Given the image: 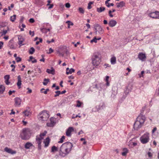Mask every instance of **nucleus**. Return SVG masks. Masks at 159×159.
Listing matches in <instances>:
<instances>
[{"instance_id": "nucleus-1", "label": "nucleus", "mask_w": 159, "mask_h": 159, "mask_svg": "<svg viewBox=\"0 0 159 159\" xmlns=\"http://www.w3.org/2000/svg\"><path fill=\"white\" fill-rule=\"evenodd\" d=\"M73 147V144L70 142L63 143L60 148L59 155L62 157H65L70 152Z\"/></svg>"}, {"instance_id": "nucleus-2", "label": "nucleus", "mask_w": 159, "mask_h": 159, "mask_svg": "<svg viewBox=\"0 0 159 159\" xmlns=\"http://www.w3.org/2000/svg\"><path fill=\"white\" fill-rule=\"evenodd\" d=\"M145 109V107L142 108L139 115L136 118V120L134 125V128L135 130H138L141 128L145 120V117L143 115V111Z\"/></svg>"}, {"instance_id": "nucleus-3", "label": "nucleus", "mask_w": 159, "mask_h": 159, "mask_svg": "<svg viewBox=\"0 0 159 159\" xmlns=\"http://www.w3.org/2000/svg\"><path fill=\"white\" fill-rule=\"evenodd\" d=\"M91 59L93 65L95 67L97 66L101 62V56L98 53H95L92 56Z\"/></svg>"}, {"instance_id": "nucleus-4", "label": "nucleus", "mask_w": 159, "mask_h": 159, "mask_svg": "<svg viewBox=\"0 0 159 159\" xmlns=\"http://www.w3.org/2000/svg\"><path fill=\"white\" fill-rule=\"evenodd\" d=\"M31 134V130L30 129L24 128L20 134L21 138L23 140H28L30 137Z\"/></svg>"}, {"instance_id": "nucleus-5", "label": "nucleus", "mask_w": 159, "mask_h": 159, "mask_svg": "<svg viewBox=\"0 0 159 159\" xmlns=\"http://www.w3.org/2000/svg\"><path fill=\"white\" fill-rule=\"evenodd\" d=\"M49 117V115L45 111H43L39 115V118L43 121L46 120Z\"/></svg>"}, {"instance_id": "nucleus-6", "label": "nucleus", "mask_w": 159, "mask_h": 159, "mask_svg": "<svg viewBox=\"0 0 159 159\" xmlns=\"http://www.w3.org/2000/svg\"><path fill=\"white\" fill-rule=\"evenodd\" d=\"M149 139V134L146 133L143 135L140 138V140L141 142L143 144H145L148 143Z\"/></svg>"}, {"instance_id": "nucleus-7", "label": "nucleus", "mask_w": 159, "mask_h": 159, "mask_svg": "<svg viewBox=\"0 0 159 159\" xmlns=\"http://www.w3.org/2000/svg\"><path fill=\"white\" fill-rule=\"evenodd\" d=\"M94 28L95 30L96 34H97V32L100 34H102L104 32V30L102 27L98 24H95Z\"/></svg>"}, {"instance_id": "nucleus-8", "label": "nucleus", "mask_w": 159, "mask_h": 159, "mask_svg": "<svg viewBox=\"0 0 159 159\" xmlns=\"http://www.w3.org/2000/svg\"><path fill=\"white\" fill-rule=\"evenodd\" d=\"M95 88L98 90H101L102 89H105L107 87H105V84L103 83H101L96 85Z\"/></svg>"}, {"instance_id": "nucleus-9", "label": "nucleus", "mask_w": 159, "mask_h": 159, "mask_svg": "<svg viewBox=\"0 0 159 159\" xmlns=\"http://www.w3.org/2000/svg\"><path fill=\"white\" fill-rule=\"evenodd\" d=\"M138 58L142 61H144L146 59V54L142 52H139L138 55Z\"/></svg>"}, {"instance_id": "nucleus-10", "label": "nucleus", "mask_w": 159, "mask_h": 159, "mask_svg": "<svg viewBox=\"0 0 159 159\" xmlns=\"http://www.w3.org/2000/svg\"><path fill=\"white\" fill-rule=\"evenodd\" d=\"M106 107L105 103L103 102H101L98 106H96L97 111H98L99 110L104 109Z\"/></svg>"}, {"instance_id": "nucleus-11", "label": "nucleus", "mask_w": 159, "mask_h": 159, "mask_svg": "<svg viewBox=\"0 0 159 159\" xmlns=\"http://www.w3.org/2000/svg\"><path fill=\"white\" fill-rule=\"evenodd\" d=\"M74 130L73 128L72 127H69L66 130V135L68 137H70L71 136V133Z\"/></svg>"}, {"instance_id": "nucleus-12", "label": "nucleus", "mask_w": 159, "mask_h": 159, "mask_svg": "<svg viewBox=\"0 0 159 159\" xmlns=\"http://www.w3.org/2000/svg\"><path fill=\"white\" fill-rule=\"evenodd\" d=\"M15 101V105L16 107H19L21 104V100L18 97H16L14 99Z\"/></svg>"}, {"instance_id": "nucleus-13", "label": "nucleus", "mask_w": 159, "mask_h": 159, "mask_svg": "<svg viewBox=\"0 0 159 159\" xmlns=\"http://www.w3.org/2000/svg\"><path fill=\"white\" fill-rule=\"evenodd\" d=\"M4 151L8 153L11 154H15L16 153V151L13 150L7 147H6L4 149Z\"/></svg>"}, {"instance_id": "nucleus-14", "label": "nucleus", "mask_w": 159, "mask_h": 159, "mask_svg": "<svg viewBox=\"0 0 159 159\" xmlns=\"http://www.w3.org/2000/svg\"><path fill=\"white\" fill-rule=\"evenodd\" d=\"M56 122L55 121L53 117H51L50 119V122L47 123V126L49 127H52L53 126Z\"/></svg>"}, {"instance_id": "nucleus-15", "label": "nucleus", "mask_w": 159, "mask_h": 159, "mask_svg": "<svg viewBox=\"0 0 159 159\" xmlns=\"http://www.w3.org/2000/svg\"><path fill=\"white\" fill-rule=\"evenodd\" d=\"M18 44L19 45L20 47H21L24 45L23 44V42L24 41V39L22 36H19L18 37Z\"/></svg>"}, {"instance_id": "nucleus-16", "label": "nucleus", "mask_w": 159, "mask_h": 159, "mask_svg": "<svg viewBox=\"0 0 159 159\" xmlns=\"http://www.w3.org/2000/svg\"><path fill=\"white\" fill-rule=\"evenodd\" d=\"M43 28H40L41 31L43 33H46L50 31V29L49 28H47L46 26L44 25H42Z\"/></svg>"}, {"instance_id": "nucleus-17", "label": "nucleus", "mask_w": 159, "mask_h": 159, "mask_svg": "<svg viewBox=\"0 0 159 159\" xmlns=\"http://www.w3.org/2000/svg\"><path fill=\"white\" fill-rule=\"evenodd\" d=\"M125 5V3L123 1H121L119 3H116V7L118 8H121Z\"/></svg>"}, {"instance_id": "nucleus-18", "label": "nucleus", "mask_w": 159, "mask_h": 159, "mask_svg": "<svg viewBox=\"0 0 159 159\" xmlns=\"http://www.w3.org/2000/svg\"><path fill=\"white\" fill-rule=\"evenodd\" d=\"M55 70L53 67H51V69H47L46 72L48 74L54 75L55 74Z\"/></svg>"}, {"instance_id": "nucleus-19", "label": "nucleus", "mask_w": 159, "mask_h": 159, "mask_svg": "<svg viewBox=\"0 0 159 159\" xmlns=\"http://www.w3.org/2000/svg\"><path fill=\"white\" fill-rule=\"evenodd\" d=\"M17 79L18 82L17 83V85L19 89H20L21 84V80L20 75H19L17 77Z\"/></svg>"}, {"instance_id": "nucleus-20", "label": "nucleus", "mask_w": 159, "mask_h": 159, "mask_svg": "<svg viewBox=\"0 0 159 159\" xmlns=\"http://www.w3.org/2000/svg\"><path fill=\"white\" fill-rule=\"evenodd\" d=\"M116 23L117 22L115 20H111L109 22L108 24L110 27H113L116 25Z\"/></svg>"}, {"instance_id": "nucleus-21", "label": "nucleus", "mask_w": 159, "mask_h": 159, "mask_svg": "<svg viewBox=\"0 0 159 159\" xmlns=\"http://www.w3.org/2000/svg\"><path fill=\"white\" fill-rule=\"evenodd\" d=\"M22 114H24L25 116H28L31 114V112L30 111L26 110L22 112Z\"/></svg>"}, {"instance_id": "nucleus-22", "label": "nucleus", "mask_w": 159, "mask_h": 159, "mask_svg": "<svg viewBox=\"0 0 159 159\" xmlns=\"http://www.w3.org/2000/svg\"><path fill=\"white\" fill-rule=\"evenodd\" d=\"M49 142H50V139L48 137L44 141V143L45 144V146H44L45 147H48L49 144Z\"/></svg>"}, {"instance_id": "nucleus-23", "label": "nucleus", "mask_w": 159, "mask_h": 159, "mask_svg": "<svg viewBox=\"0 0 159 159\" xmlns=\"http://www.w3.org/2000/svg\"><path fill=\"white\" fill-rule=\"evenodd\" d=\"M33 144L30 142L26 143L25 145V148L26 149H29L30 147L32 146Z\"/></svg>"}, {"instance_id": "nucleus-24", "label": "nucleus", "mask_w": 159, "mask_h": 159, "mask_svg": "<svg viewBox=\"0 0 159 159\" xmlns=\"http://www.w3.org/2000/svg\"><path fill=\"white\" fill-rule=\"evenodd\" d=\"M109 78V77L108 76H106V79L105 80V81L106 82V83L105 84V87H107V86H109L110 85V82L108 81V80Z\"/></svg>"}, {"instance_id": "nucleus-25", "label": "nucleus", "mask_w": 159, "mask_h": 159, "mask_svg": "<svg viewBox=\"0 0 159 159\" xmlns=\"http://www.w3.org/2000/svg\"><path fill=\"white\" fill-rule=\"evenodd\" d=\"M156 13L154 12H152L149 14V16L153 18H157V16H156Z\"/></svg>"}, {"instance_id": "nucleus-26", "label": "nucleus", "mask_w": 159, "mask_h": 159, "mask_svg": "<svg viewBox=\"0 0 159 159\" xmlns=\"http://www.w3.org/2000/svg\"><path fill=\"white\" fill-rule=\"evenodd\" d=\"M5 90V87L2 85H0V94L3 93Z\"/></svg>"}, {"instance_id": "nucleus-27", "label": "nucleus", "mask_w": 159, "mask_h": 159, "mask_svg": "<svg viewBox=\"0 0 159 159\" xmlns=\"http://www.w3.org/2000/svg\"><path fill=\"white\" fill-rule=\"evenodd\" d=\"M116 58L115 57H112L111 59V63L112 64H115L116 63Z\"/></svg>"}, {"instance_id": "nucleus-28", "label": "nucleus", "mask_w": 159, "mask_h": 159, "mask_svg": "<svg viewBox=\"0 0 159 159\" xmlns=\"http://www.w3.org/2000/svg\"><path fill=\"white\" fill-rule=\"evenodd\" d=\"M49 82V79L45 78L43 80V84L44 85H46Z\"/></svg>"}, {"instance_id": "nucleus-29", "label": "nucleus", "mask_w": 159, "mask_h": 159, "mask_svg": "<svg viewBox=\"0 0 159 159\" xmlns=\"http://www.w3.org/2000/svg\"><path fill=\"white\" fill-rule=\"evenodd\" d=\"M35 52V49L33 47H31L29 50V53L30 54H32Z\"/></svg>"}, {"instance_id": "nucleus-30", "label": "nucleus", "mask_w": 159, "mask_h": 159, "mask_svg": "<svg viewBox=\"0 0 159 159\" xmlns=\"http://www.w3.org/2000/svg\"><path fill=\"white\" fill-rule=\"evenodd\" d=\"M7 29L6 30H3L2 32V36L5 35L7 33V31L9 30V29L8 27H7Z\"/></svg>"}, {"instance_id": "nucleus-31", "label": "nucleus", "mask_w": 159, "mask_h": 159, "mask_svg": "<svg viewBox=\"0 0 159 159\" xmlns=\"http://www.w3.org/2000/svg\"><path fill=\"white\" fill-rule=\"evenodd\" d=\"M75 70L73 68H71L69 70V71H66V74L68 75L71 74L72 73L74 72Z\"/></svg>"}, {"instance_id": "nucleus-32", "label": "nucleus", "mask_w": 159, "mask_h": 159, "mask_svg": "<svg viewBox=\"0 0 159 159\" xmlns=\"http://www.w3.org/2000/svg\"><path fill=\"white\" fill-rule=\"evenodd\" d=\"M44 90V89L42 88L41 90V92L42 93H43L44 94H46L47 93V92L49 91V89H47L45 91H43Z\"/></svg>"}, {"instance_id": "nucleus-33", "label": "nucleus", "mask_w": 159, "mask_h": 159, "mask_svg": "<svg viewBox=\"0 0 159 159\" xmlns=\"http://www.w3.org/2000/svg\"><path fill=\"white\" fill-rule=\"evenodd\" d=\"M123 152L122 153V155L123 156H125L128 152V150L126 148H124L123 150Z\"/></svg>"}, {"instance_id": "nucleus-34", "label": "nucleus", "mask_w": 159, "mask_h": 159, "mask_svg": "<svg viewBox=\"0 0 159 159\" xmlns=\"http://www.w3.org/2000/svg\"><path fill=\"white\" fill-rule=\"evenodd\" d=\"M45 25L46 26V28H49V29H51V26L50 24H49L48 23H44L43 24V25Z\"/></svg>"}, {"instance_id": "nucleus-35", "label": "nucleus", "mask_w": 159, "mask_h": 159, "mask_svg": "<svg viewBox=\"0 0 159 159\" xmlns=\"http://www.w3.org/2000/svg\"><path fill=\"white\" fill-rule=\"evenodd\" d=\"M57 150V148L55 146H53L51 148V151L52 152H54Z\"/></svg>"}, {"instance_id": "nucleus-36", "label": "nucleus", "mask_w": 159, "mask_h": 159, "mask_svg": "<svg viewBox=\"0 0 159 159\" xmlns=\"http://www.w3.org/2000/svg\"><path fill=\"white\" fill-rule=\"evenodd\" d=\"M43 139V138L39 135H37L36 137V140H42Z\"/></svg>"}, {"instance_id": "nucleus-37", "label": "nucleus", "mask_w": 159, "mask_h": 159, "mask_svg": "<svg viewBox=\"0 0 159 159\" xmlns=\"http://www.w3.org/2000/svg\"><path fill=\"white\" fill-rule=\"evenodd\" d=\"M93 2H89L88 6V9H91L92 8L91 5L93 4Z\"/></svg>"}, {"instance_id": "nucleus-38", "label": "nucleus", "mask_w": 159, "mask_h": 159, "mask_svg": "<svg viewBox=\"0 0 159 159\" xmlns=\"http://www.w3.org/2000/svg\"><path fill=\"white\" fill-rule=\"evenodd\" d=\"M65 139V136H63L60 139V141H58L59 143H61L63 142L64 140Z\"/></svg>"}, {"instance_id": "nucleus-39", "label": "nucleus", "mask_w": 159, "mask_h": 159, "mask_svg": "<svg viewBox=\"0 0 159 159\" xmlns=\"http://www.w3.org/2000/svg\"><path fill=\"white\" fill-rule=\"evenodd\" d=\"M55 93H56V94L54 95V97H55L58 96L60 94V91H57L55 92Z\"/></svg>"}, {"instance_id": "nucleus-40", "label": "nucleus", "mask_w": 159, "mask_h": 159, "mask_svg": "<svg viewBox=\"0 0 159 159\" xmlns=\"http://www.w3.org/2000/svg\"><path fill=\"white\" fill-rule=\"evenodd\" d=\"M16 15H14L13 16H11V20L12 22H14L15 20L16 19Z\"/></svg>"}, {"instance_id": "nucleus-41", "label": "nucleus", "mask_w": 159, "mask_h": 159, "mask_svg": "<svg viewBox=\"0 0 159 159\" xmlns=\"http://www.w3.org/2000/svg\"><path fill=\"white\" fill-rule=\"evenodd\" d=\"M97 38L96 37H95L93 39L91 40L90 42L91 43H93V42L97 43Z\"/></svg>"}, {"instance_id": "nucleus-42", "label": "nucleus", "mask_w": 159, "mask_h": 159, "mask_svg": "<svg viewBox=\"0 0 159 159\" xmlns=\"http://www.w3.org/2000/svg\"><path fill=\"white\" fill-rule=\"evenodd\" d=\"M66 23L68 24V25H74L73 23L70 20L67 21Z\"/></svg>"}, {"instance_id": "nucleus-43", "label": "nucleus", "mask_w": 159, "mask_h": 159, "mask_svg": "<svg viewBox=\"0 0 159 159\" xmlns=\"http://www.w3.org/2000/svg\"><path fill=\"white\" fill-rule=\"evenodd\" d=\"M115 11H109V16L111 17H113V15L111 14V13L115 12Z\"/></svg>"}, {"instance_id": "nucleus-44", "label": "nucleus", "mask_w": 159, "mask_h": 159, "mask_svg": "<svg viewBox=\"0 0 159 159\" xmlns=\"http://www.w3.org/2000/svg\"><path fill=\"white\" fill-rule=\"evenodd\" d=\"M47 133V131H44V132L42 133H41L39 135L42 137L43 136H44L46 135V134Z\"/></svg>"}, {"instance_id": "nucleus-45", "label": "nucleus", "mask_w": 159, "mask_h": 159, "mask_svg": "<svg viewBox=\"0 0 159 159\" xmlns=\"http://www.w3.org/2000/svg\"><path fill=\"white\" fill-rule=\"evenodd\" d=\"M16 60L17 62H19L21 61V59L20 57H16Z\"/></svg>"}, {"instance_id": "nucleus-46", "label": "nucleus", "mask_w": 159, "mask_h": 159, "mask_svg": "<svg viewBox=\"0 0 159 159\" xmlns=\"http://www.w3.org/2000/svg\"><path fill=\"white\" fill-rule=\"evenodd\" d=\"M4 78L5 80H9L10 79V76L9 75H7L4 76Z\"/></svg>"}, {"instance_id": "nucleus-47", "label": "nucleus", "mask_w": 159, "mask_h": 159, "mask_svg": "<svg viewBox=\"0 0 159 159\" xmlns=\"http://www.w3.org/2000/svg\"><path fill=\"white\" fill-rule=\"evenodd\" d=\"M106 6L108 7H110L111 6H114V4L113 3H109L108 4H106Z\"/></svg>"}, {"instance_id": "nucleus-48", "label": "nucleus", "mask_w": 159, "mask_h": 159, "mask_svg": "<svg viewBox=\"0 0 159 159\" xmlns=\"http://www.w3.org/2000/svg\"><path fill=\"white\" fill-rule=\"evenodd\" d=\"M77 102V104L76 106L77 107H80L81 104V102L79 101H78Z\"/></svg>"}, {"instance_id": "nucleus-49", "label": "nucleus", "mask_w": 159, "mask_h": 159, "mask_svg": "<svg viewBox=\"0 0 159 159\" xmlns=\"http://www.w3.org/2000/svg\"><path fill=\"white\" fill-rule=\"evenodd\" d=\"M155 13H156V16H157V18L159 19V11H156L154 12Z\"/></svg>"}, {"instance_id": "nucleus-50", "label": "nucleus", "mask_w": 159, "mask_h": 159, "mask_svg": "<svg viewBox=\"0 0 159 159\" xmlns=\"http://www.w3.org/2000/svg\"><path fill=\"white\" fill-rule=\"evenodd\" d=\"M65 5L66 7L67 8H69L70 6V4L69 3H66Z\"/></svg>"}, {"instance_id": "nucleus-51", "label": "nucleus", "mask_w": 159, "mask_h": 159, "mask_svg": "<svg viewBox=\"0 0 159 159\" xmlns=\"http://www.w3.org/2000/svg\"><path fill=\"white\" fill-rule=\"evenodd\" d=\"M53 52V50L51 48H50L49 50V52H48V54H51Z\"/></svg>"}, {"instance_id": "nucleus-52", "label": "nucleus", "mask_w": 159, "mask_h": 159, "mask_svg": "<svg viewBox=\"0 0 159 159\" xmlns=\"http://www.w3.org/2000/svg\"><path fill=\"white\" fill-rule=\"evenodd\" d=\"M105 8L104 7H101L100 8H98L97 10H105Z\"/></svg>"}, {"instance_id": "nucleus-53", "label": "nucleus", "mask_w": 159, "mask_h": 159, "mask_svg": "<svg viewBox=\"0 0 159 159\" xmlns=\"http://www.w3.org/2000/svg\"><path fill=\"white\" fill-rule=\"evenodd\" d=\"M34 21H34V19L33 18H30L29 20V22L30 23H33L34 22Z\"/></svg>"}, {"instance_id": "nucleus-54", "label": "nucleus", "mask_w": 159, "mask_h": 159, "mask_svg": "<svg viewBox=\"0 0 159 159\" xmlns=\"http://www.w3.org/2000/svg\"><path fill=\"white\" fill-rule=\"evenodd\" d=\"M29 34L30 35H31L32 36H33L34 35V32H32L30 30L29 31Z\"/></svg>"}, {"instance_id": "nucleus-55", "label": "nucleus", "mask_w": 159, "mask_h": 159, "mask_svg": "<svg viewBox=\"0 0 159 159\" xmlns=\"http://www.w3.org/2000/svg\"><path fill=\"white\" fill-rule=\"evenodd\" d=\"M15 92V91L14 90L11 91L10 90L8 92L9 94V95H11L13 93H14Z\"/></svg>"}, {"instance_id": "nucleus-56", "label": "nucleus", "mask_w": 159, "mask_h": 159, "mask_svg": "<svg viewBox=\"0 0 159 159\" xmlns=\"http://www.w3.org/2000/svg\"><path fill=\"white\" fill-rule=\"evenodd\" d=\"M5 82L7 85H9L10 84V82L9 81V80H5Z\"/></svg>"}, {"instance_id": "nucleus-57", "label": "nucleus", "mask_w": 159, "mask_h": 159, "mask_svg": "<svg viewBox=\"0 0 159 159\" xmlns=\"http://www.w3.org/2000/svg\"><path fill=\"white\" fill-rule=\"evenodd\" d=\"M3 43L2 41H0V49H1L2 47Z\"/></svg>"}, {"instance_id": "nucleus-58", "label": "nucleus", "mask_w": 159, "mask_h": 159, "mask_svg": "<svg viewBox=\"0 0 159 159\" xmlns=\"http://www.w3.org/2000/svg\"><path fill=\"white\" fill-rule=\"evenodd\" d=\"M130 91H129V90L128 89V88H126V89L125 91V94H126V93H129V92Z\"/></svg>"}, {"instance_id": "nucleus-59", "label": "nucleus", "mask_w": 159, "mask_h": 159, "mask_svg": "<svg viewBox=\"0 0 159 159\" xmlns=\"http://www.w3.org/2000/svg\"><path fill=\"white\" fill-rule=\"evenodd\" d=\"M27 89L28 90V91L27 92V93H30L32 92V91L31 89H29V88H28Z\"/></svg>"}, {"instance_id": "nucleus-60", "label": "nucleus", "mask_w": 159, "mask_h": 159, "mask_svg": "<svg viewBox=\"0 0 159 159\" xmlns=\"http://www.w3.org/2000/svg\"><path fill=\"white\" fill-rule=\"evenodd\" d=\"M34 58L33 57V56H30V59H29V61H31Z\"/></svg>"}, {"instance_id": "nucleus-61", "label": "nucleus", "mask_w": 159, "mask_h": 159, "mask_svg": "<svg viewBox=\"0 0 159 159\" xmlns=\"http://www.w3.org/2000/svg\"><path fill=\"white\" fill-rule=\"evenodd\" d=\"M31 61L33 63H36L37 62V60L35 59L34 58L33 59V60H32Z\"/></svg>"}, {"instance_id": "nucleus-62", "label": "nucleus", "mask_w": 159, "mask_h": 159, "mask_svg": "<svg viewBox=\"0 0 159 159\" xmlns=\"http://www.w3.org/2000/svg\"><path fill=\"white\" fill-rule=\"evenodd\" d=\"M157 129V128L156 127H154L153 129V130H152V133H154V132L156 131Z\"/></svg>"}, {"instance_id": "nucleus-63", "label": "nucleus", "mask_w": 159, "mask_h": 159, "mask_svg": "<svg viewBox=\"0 0 159 159\" xmlns=\"http://www.w3.org/2000/svg\"><path fill=\"white\" fill-rule=\"evenodd\" d=\"M148 156L149 157H152V154L150 152H148Z\"/></svg>"}, {"instance_id": "nucleus-64", "label": "nucleus", "mask_w": 159, "mask_h": 159, "mask_svg": "<svg viewBox=\"0 0 159 159\" xmlns=\"http://www.w3.org/2000/svg\"><path fill=\"white\" fill-rule=\"evenodd\" d=\"M36 141L38 144H41L42 143V140H36Z\"/></svg>"}]
</instances>
